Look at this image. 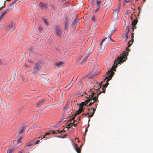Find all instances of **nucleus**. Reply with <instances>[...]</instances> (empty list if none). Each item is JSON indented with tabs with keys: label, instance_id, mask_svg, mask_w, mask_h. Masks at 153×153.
Returning a JSON list of instances; mask_svg holds the SVG:
<instances>
[{
	"label": "nucleus",
	"instance_id": "1",
	"mask_svg": "<svg viewBox=\"0 0 153 153\" xmlns=\"http://www.w3.org/2000/svg\"><path fill=\"white\" fill-rule=\"evenodd\" d=\"M101 93H99L97 94V96L94 97V95L95 94V93L94 92H92V94L88 95L86 93L85 94L87 95L86 97L87 98V100H86L84 102H82L80 104L79 107L80 108H83L84 106L85 105L89 102H90L89 104L87 105V106L91 105L94 103L97 100L98 102V96Z\"/></svg>",
	"mask_w": 153,
	"mask_h": 153
},
{
	"label": "nucleus",
	"instance_id": "2",
	"mask_svg": "<svg viewBox=\"0 0 153 153\" xmlns=\"http://www.w3.org/2000/svg\"><path fill=\"white\" fill-rule=\"evenodd\" d=\"M129 47L128 46L126 48V51L127 52L125 53H122V54H120L119 56L117 57L116 59L114 61V63L117 62L116 65L118 64H121L122 63H123L124 61H126L127 59V56L128 55L129 51L130 50L129 49Z\"/></svg>",
	"mask_w": 153,
	"mask_h": 153
},
{
	"label": "nucleus",
	"instance_id": "3",
	"mask_svg": "<svg viewBox=\"0 0 153 153\" xmlns=\"http://www.w3.org/2000/svg\"><path fill=\"white\" fill-rule=\"evenodd\" d=\"M117 62H116V63L114 64L112 66V68L109 70L107 73V75L106 76V77L105 79H107V82L111 80L112 78V76L114 75V73L113 71V70L115 71V68H116L117 65H116V63H117Z\"/></svg>",
	"mask_w": 153,
	"mask_h": 153
},
{
	"label": "nucleus",
	"instance_id": "4",
	"mask_svg": "<svg viewBox=\"0 0 153 153\" xmlns=\"http://www.w3.org/2000/svg\"><path fill=\"white\" fill-rule=\"evenodd\" d=\"M103 82L102 81L101 83L100 84H98V83H95L94 86V87L93 89L94 90V91H91V94H92V92H94L95 93V94L94 95V97L97 96V94L98 93H97V92L99 90L100 88L101 87V84Z\"/></svg>",
	"mask_w": 153,
	"mask_h": 153
},
{
	"label": "nucleus",
	"instance_id": "5",
	"mask_svg": "<svg viewBox=\"0 0 153 153\" xmlns=\"http://www.w3.org/2000/svg\"><path fill=\"white\" fill-rule=\"evenodd\" d=\"M55 34L56 35L60 38L62 35V31L61 28L58 25L56 26L54 28Z\"/></svg>",
	"mask_w": 153,
	"mask_h": 153
},
{
	"label": "nucleus",
	"instance_id": "6",
	"mask_svg": "<svg viewBox=\"0 0 153 153\" xmlns=\"http://www.w3.org/2000/svg\"><path fill=\"white\" fill-rule=\"evenodd\" d=\"M129 26L128 25L126 28L125 34L122 36V38L126 41L128 38V33L130 31Z\"/></svg>",
	"mask_w": 153,
	"mask_h": 153
},
{
	"label": "nucleus",
	"instance_id": "7",
	"mask_svg": "<svg viewBox=\"0 0 153 153\" xmlns=\"http://www.w3.org/2000/svg\"><path fill=\"white\" fill-rule=\"evenodd\" d=\"M106 38H105L101 42L100 44V46L99 48L98 49V52L99 53H102L104 50V46H102V44L103 42L106 39Z\"/></svg>",
	"mask_w": 153,
	"mask_h": 153
},
{
	"label": "nucleus",
	"instance_id": "8",
	"mask_svg": "<svg viewBox=\"0 0 153 153\" xmlns=\"http://www.w3.org/2000/svg\"><path fill=\"white\" fill-rule=\"evenodd\" d=\"M35 65L36 66L33 68V72L34 73H37L38 72V70L41 69V67L39 63H36Z\"/></svg>",
	"mask_w": 153,
	"mask_h": 153
},
{
	"label": "nucleus",
	"instance_id": "9",
	"mask_svg": "<svg viewBox=\"0 0 153 153\" xmlns=\"http://www.w3.org/2000/svg\"><path fill=\"white\" fill-rule=\"evenodd\" d=\"M93 51V49H92L91 46H90L86 51V53L87 54L86 55H88V56L89 55L92 53Z\"/></svg>",
	"mask_w": 153,
	"mask_h": 153
},
{
	"label": "nucleus",
	"instance_id": "10",
	"mask_svg": "<svg viewBox=\"0 0 153 153\" xmlns=\"http://www.w3.org/2000/svg\"><path fill=\"white\" fill-rule=\"evenodd\" d=\"M25 128L24 126H22L20 127L19 128V131L18 135H23L24 136V131L25 130Z\"/></svg>",
	"mask_w": 153,
	"mask_h": 153
},
{
	"label": "nucleus",
	"instance_id": "11",
	"mask_svg": "<svg viewBox=\"0 0 153 153\" xmlns=\"http://www.w3.org/2000/svg\"><path fill=\"white\" fill-rule=\"evenodd\" d=\"M10 10L7 9L4 10L2 13H1V15L0 16V20H1L3 18L4 16L7 13L9 12Z\"/></svg>",
	"mask_w": 153,
	"mask_h": 153
},
{
	"label": "nucleus",
	"instance_id": "12",
	"mask_svg": "<svg viewBox=\"0 0 153 153\" xmlns=\"http://www.w3.org/2000/svg\"><path fill=\"white\" fill-rule=\"evenodd\" d=\"M45 100L44 99H42L40 100L39 101V102L37 103V106L38 107H40L41 105H42L44 102Z\"/></svg>",
	"mask_w": 153,
	"mask_h": 153
},
{
	"label": "nucleus",
	"instance_id": "13",
	"mask_svg": "<svg viewBox=\"0 0 153 153\" xmlns=\"http://www.w3.org/2000/svg\"><path fill=\"white\" fill-rule=\"evenodd\" d=\"M92 110V113L91 115H89L88 117L89 118H91L93 116V115L95 112V109L93 108H89L88 109V111H91Z\"/></svg>",
	"mask_w": 153,
	"mask_h": 153
},
{
	"label": "nucleus",
	"instance_id": "14",
	"mask_svg": "<svg viewBox=\"0 0 153 153\" xmlns=\"http://www.w3.org/2000/svg\"><path fill=\"white\" fill-rule=\"evenodd\" d=\"M120 9V6H118V8L113 10V13L114 15H116V16H117V14L119 12V10Z\"/></svg>",
	"mask_w": 153,
	"mask_h": 153
},
{
	"label": "nucleus",
	"instance_id": "15",
	"mask_svg": "<svg viewBox=\"0 0 153 153\" xmlns=\"http://www.w3.org/2000/svg\"><path fill=\"white\" fill-rule=\"evenodd\" d=\"M75 122V120H74L73 123H69L68 125L66 126V127L65 128V129H66V130H68L69 128L71 127H72L73 126V124H74Z\"/></svg>",
	"mask_w": 153,
	"mask_h": 153
},
{
	"label": "nucleus",
	"instance_id": "16",
	"mask_svg": "<svg viewBox=\"0 0 153 153\" xmlns=\"http://www.w3.org/2000/svg\"><path fill=\"white\" fill-rule=\"evenodd\" d=\"M108 82H107V83L106 84H105L104 85H103V88H102L103 91H100L99 93H100V94H101V93H105V89H106L107 86L108 85Z\"/></svg>",
	"mask_w": 153,
	"mask_h": 153
},
{
	"label": "nucleus",
	"instance_id": "17",
	"mask_svg": "<svg viewBox=\"0 0 153 153\" xmlns=\"http://www.w3.org/2000/svg\"><path fill=\"white\" fill-rule=\"evenodd\" d=\"M96 6L97 7L100 8L101 6L102 3V1L96 0Z\"/></svg>",
	"mask_w": 153,
	"mask_h": 153
},
{
	"label": "nucleus",
	"instance_id": "18",
	"mask_svg": "<svg viewBox=\"0 0 153 153\" xmlns=\"http://www.w3.org/2000/svg\"><path fill=\"white\" fill-rule=\"evenodd\" d=\"M68 20L67 19H66L64 21V23L65 24V25L64 26V29H67L69 27L68 24Z\"/></svg>",
	"mask_w": 153,
	"mask_h": 153
},
{
	"label": "nucleus",
	"instance_id": "19",
	"mask_svg": "<svg viewBox=\"0 0 153 153\" xmlns=\"http://www.w3.org/2000/svg\"><path fill=\"white\" fill-rule=\"evenodd\" d=\"M39 5L42 9L46 8L47 7V4H44L42 2H40Z\"/></svg>",
	"mask_w": 153,
	"mask_h": 153
},
{
	"label": "nucleus",
	"instance_id": "20",
	"mask_svg": "<svg viewBox=\"0 0 153 153\" xmlns=\"http://www.w3.org/2000/svg\"><path fill=\"white\" fill-rule=\"evenodd\" d=\"M83 109L79 108V109L76 112V113H75L74 115L75 116H76L78 114H79L80 113L82 112H83L84 111H83Z\"/></svg>",
	"mask_w": 153,
	"mask_h": 153
},
{
	"label": "nucleus",
	"instance_id": "21",
	"mask_svg": "<svg viewBox=\"0 0 153 153\" xmlns=\"http://www.w3.org/2000/svg\"><path fill=\"white\" fill-rule=\"evenodd\" d=\"M18 137H19V138H18L17 140V143H19L21 142V139L23 138L24 136L23 135H18Z\"/></svg>",
	"mask_w": 153,
	"mask_h": 153
},
{
	"label": "nucleus",
	"instance_id": "22",
	"mask_svg": "<svg viewBox=\"0 0 153 153\" xmlns=\"http://www.w3.org/2000/svg\"><path fill=\"white\" fill-rule=\"evenodd\" d=\"M75 150L77 152V153H81V150L80 148L79 147L78 145L77 144L75 145Z\"/></svg>",
	"mask_w": 153,
	"mask_h": 153
},
{
	"label": "nucleus",
	"instance_id": "23",
	"mask_svg": "<svg viewBox=\"0 0 153 153\" xmlns=\"http://www.w3.org/2000/svg\"><path fill=\"white\" fill-rule=\"evenodd\" d=\"M132 26H133L132 27L133 32H132V40H133V39L134 38V30L135 29H136L137 26H136V25H132Z\"/></svg>",
	"mask_w": 153,
	"mask_h": 153
},
{
	"label": "nucleus",
	"instance_id": "24",
	"mask_svg": "<svg viewBox=\"0 0 153 153\" xmlns=\"http://www.w3.org/2000/svg\"><path fill=\"white\" fill-rule=\"evenodd\" d=\"M14 150L13 147H10L7 151V153H12Z\"/></svg>",
	"mask_w": 153,
	"mask_h": 153
},
{
	"label": "nucleus",
	"instance_id": "25",
	"mask_svg": "<svg viewBox=\"0 0 153 153\" xmlns=\"http://www.w3.org/2000/svg\"><path fill=\"white\" fill-rule=\"evenodd\" d=\"M88 57V55H86L85 57L83 59L81 62V64H83L85 63L87 61Z\"/></svg>",
	"mask_w": 153,
	"mask_h": 153
},
{
	"label": "nucleus",
	"instance_id": "26",
	"mask_svg": "<svg viewBox=\"0 0 153 153\" xmlns=\"http://www.w3.org/2000/svg\"><path fill=\"white\" fill-rule=\"evenodd\" d=\"M9 28L10 29H12V30H14L15 29L13 23H10L9 25Z\"/></svg>",
	"mask_w": 153,
	"mask_h": 153
},
{
	"label": "nucleus",
	"instance_id": "27",
	"mask_svg": "<svg viewBox=\"0 0 153 153\" xmlns=\"http://www.w3.org/2000/svg\"><path fill=\"white\" fill-rule=\"evenodd\" d=\"M137 22H138L137 19H134L132 22V25H136V24L137 23Z\"/></svg>",
	"mask_w": 153,
	"mask_h": 153
},
{
	"label": "nucleus",
	"instance_id": "28",
	"mask_svg": "<svg viewBox=\"0 0 153 153\" xmlns=\"http://www.w3.org/2000/svg\"><path fill=\"white\" fill-rule=\"evenodd\" d=\"M55 65L57 66H61L63 64V62H60L55 64Z\"/></svg>",
	"mask_w": 153,
	"mask_h": 153
},
{
	"label": "nucleus",
	"instance_id": "29",
	"mask_svg": "<svg viewBox=\"0 0 153 153\" xmlns=\"http://www.w3.org/2000/svg\"><path fill=\"white\" fill-rule=\"evenodd\" d=\"M69 103H67L66 105L64 108L63 110L64 111H65L69 107Z\"/></svg>",
	"mask_w": 153,
	"mask_h": 153
},
{
	"label": "nucleus",
	"instance_id": "30",
	"mask_svg": "<svg viewBox=\"0 0 153 153\" xmlns=\"http://www.w3.org/2000/svg\"><path fill=\"white\" fill-rule=\"evenodd\" d=\"M111 35V34H109L108 35V38H109L110 39V41H111L110 42L111 43L112 42H114V40L113 39H111V37H110V35Z\"/></svg>",
	"mask_w": 153,
	"mask_h": 153
},
{
	"label": "nucleus",
	"instance_id": "31",
	"mask_svg": "<svg viewBox=\"0 0 153 153\" xmlns=\"http://www.w3.org/2000/svg\"><path fill=\"white\" fill-rule=\"evenodd\" d=\"M75 116L74 115V116L73 117H72V118L71 119H70L68 121V122H71V121L72 120H73L74 121V119L75 118Z\"/></svg>",
	"mask_w": 153,
	"mask_h": 153
},
{
	"label": "nucleus",
	"instance_id": "32",
	"mask_svg": "<svg viewBox=\"0 0 153 153\" xmlns=\"http://www.w3.org/2000/svg\"><path fill=\"white\" fill-rule=\"evenodd\" d=\"M132 44V42L131 41H129L128 42V47H129Z\"/></svg>",
	"mask_w": 153,
	"mask_h": 153
},
{
	"label": "nucleus",
	"instance_id": "33",
	"mask_svg": "<svg viewBox=\"0 0 153 153\" xmlns=\"http://www.w3.org/2000/svg\"><path fill=\"white\" fill-rule=\"evenodd\" d=\"M89 124H88V126L87 127V128L85 130V134H84V136H85L86 135V132H87V131H88L87 128L89 127Z\"/></svg>",
	"mask_w": 153,
	"mask_h": 153
},
{
	"label": "nucleus",
	"instance_id": "34",
	"mask_svg": "<svg viewBox=\"0 0 153 153\" xmlns=\"http://www.w3.org/2000/svg\"><path fill=\"white\" fill-rule=\"evenodd\" d=\"M100 7H97V8L95 9V10L94 11V12H97L100 9Z\"/></svg>",
	"mask_w": 153,
	"mask_h": 153
},
{
	"label": "nucleus",
	"instance_id": "35",
	"mask_svg": "<svg viewBox=\"0 0 153 153\" xmlns=\"http://www.w3.org/2000/svg\"><path fill=\"white\" fill-rule=\"evenodd\" d=\"M130 2V1H127L126 0H124L123 1V4H125L126 3H128Z\"/></svg>",
	"mask_w": 153,
	"mask_h": 153
},
{
	"label": "nucleus",
	"instance_id": "36",
	"mask_svg": "<svg viewBox=\"0 0 153 153\" xmlns=\"http://www.w3.org/2000/svg\"><path fill=\"white\" fill-rule=\"evenodd\" d=\"M40 142V140H37L36 142L35 143H34V145H36V144H37L38 143H39V142Z\"/></svg>",
	"mask_w": 153,
	"mask_h": 153
},
{
	"label": "nucleus",
	"instance_id": "37",
	"mask_svg": "<svg viewBox=\"0 0 153 153\" xmlns=\"http://www.w3.org/2000/svg\"><path fill=\"white\" fill-rule=\"evenodd\" d=\"M51 134V131H50L49 132H46L45 134V135H48Z\"/></svg>",
	"mask_w": 153,
	"mask_h": 153
},
{
	"label": "nucleus",
	"instance_id": "38",
	"mask_svg": "<svg viewBox=\"0 0 153 153\" xmlns=\"http://www.w3.org/2000/svg\"><path fill=\"white\" fill-rule=\"evenodd\" d=\"M51 134H56V131H51Z\"/></svg>",
	"mask_w": 153,
	"mask_h": 153
},
{
	"label": "nucleus",
	"instance_id": "39",
	"mask_svg": "<svg viewBox=\"0 0 153 153\" xmlns=\"http://www.w3.org/2000/svg\"><path fill=\"white\" fill-rule=\"evenodd\" d=\"M91 113V112H88L87 113H84V114H82V115H87V114H90V113Z\"/></svg>",
	"mask_w": 153,
	"mask_h": 153
},
{
	"label": "nucleus",
	"instance_id": "40",
	"mask_svg": "<svg viewBox=\"0 0 153 153\" xmlns=\"http://www.w3.org/2000/svg\"><path fill=\"white\" fill-rule=\"evenodd\" d=\"M91 20L92 21H95V17L94 16H93L91 18Z\"/></svg>",
	"mask_w": 153,
	"mask_h": 153
},
{
	"label": "nucleus",
	"instance_id": "41",
	"mask_svg": "<svg viewBox=\"0 0 153 153\" xmlns=\"http://www.w3.org/2000/svg\"><path fill=\"white\" fill-rule=\"evenodd\" d=\"M43 20H44V22L45 23V24L46 25H48V23L47 22V21H46V20L45 19H43Z\"/></svg>",
	"mask_w": 153,
	"mask_h": 153
},
{
	"label": "nucleus",
	"instance_id": "42",
	"mask_svg": "<svg viewBox=\"0 0 153 153\" xmlns=\"http://www.w3.org/2000/svg\"><path fill=\"white\" fill-rule=\"evenodd\" d=\"M56 133H59L62 132V131H60L59 130H57L56 131Z\"/></svg>",
	"mask_w": 153,
	"mask_h": 153
},
{
	"label": "nucleus",
	"instance_id": "43",
	"mask_svg": "<svg viewBox=\"0 0 153 153\" xmlns=\"http://www.w3.org/2000/svg\"><path fill=\"white\" fill-rule=\"evenodd\" d=\"M32 145V144L31 143H27V146H31V145Z\"/></svg>",
	"mask_w": 153,
	"mask_h": 153
},
{
	"label": "nucleus",
	"instance_id": "44",
	"mask_svg": "<svg viewBox=\"0 0 153 153\" xmlns=\"http://www.w3.org/2000/svg\"><path fill=\"white\" fill-rule=\"evenodd\" d=\"M24 151L23 149L19 151L18 153H22V152Z\"/></svg>",
	"mask_w": 153,
	"mask_h": 153
},
{
	"label": "nucleus",
	"instance_id": "45",
	"mask_svg": "<svg viewBox=\"0 0 153 153\" xmlns=\"http://www.w3.org/2000/svg\"><path fill=\"white\" fill-rule=\"evenodd\" d=\"M57 137L59 138H64V137H62V136H61L60 135L58 136Z\"/></svg>",
	"mask_w": 153,
	"mask_h": 153
},
{
	"label": "nucleus",
	"instance_id": "46",
	"mask_svg": "<svg viewBox=\"0 0 153 153\" xmlns=\"http://www.w3.org/2000/svg\"><path fill=\"white\" fill-rule=\"evenodd\" d=\"M109 31H110V32L111 31V33H113L114 32V30H110Z\"/></svg>",
	"mask_w": 153,
	"mask_h": 153
},
{
	"label": "nucleus",
	"instance_id": "47",
	"mask_svg": "<svg viewBox=\"0 0 153 153\" xmlns=\"http://www.w3.org/2000/svg\"><path fill=\"white\" fill-rule=\"evenodd\" d=\"M67 131V130H66V129H63V131H62V132H65V131Z\"/></svg>",
	"mask_w": 153,
	"mask_h": 153
},
{
	"label": "nucleus",
	"instance_id": "48",
	"mask_svg": "<svg viewBox=\"0 0 153 153\" xmlns=\"http://www.w3.org/2000/svg\"><path fill=\"white\" fill-rule=\"evenodd\" d=\"M16 1H13L12 3L11 4H10V6H11L13 4V3H14Z\"/></svg>",
	"mask_w": 153,
	"mask_h": 153
},
{
	"label": "nucleus",
	"instance_id": "49",
	"mask_svg": "<svg viewBox=\"0 0 153 153\" xmlns=\"http://www.w3.org/2000/svg\"><path fill=\"white\" fill-rule=\"evenodd\" d=\"M97 105V104H96L95 105V108H94L95 109H96Z\"/></svg>",
	"mask_w": 153,
	"mask_h": 153
},
{
	"label": "nucleus",
	"instance_id": "50",
	"mask_svg": "<svg viewBox=\"0 0 153 153\" xmlns=\"http://www.w3.org/2000/svg\"><path fill=\"white\" fill-rule=\"evenodd\" d=\"M77 124H74L73 125H74V126L75 127H76L77 125Z\"/></svg>",
	"mask_w": 153,
	"mask_h": 153
},
{
	"label": "nucleus",
	"instance_id": "51",
	"mask_svg": "<svg viewBox=\"0 0 153 153\" xmlns=\"http://www.w3.org/2000/svg\"><path fill=\"white\" fill-rule=\"evenodd\" d=\"M36 126H36L35 125H34V126H33V128H37Z\"/></svg>",
	"mask_w": 153,
	"mask_h": 153
},
{
	"label": "nucleus",
	"instance_id": "52",
	"mask_svg": "<svg viewBox=\"0 0 153 153\" xmlns=\"http://www.w3.org/2000/svg\"><path fill=\"white\" fill-rule=\"evenodd\" d=\"M39 30H42V28H41V27H39Z\"/></svg>",
	"mask_w": 153,
	"mask_h": 153
},
{
	"label": "nucleus",
	"instance_id": "53",
	"mask_svg": "<svg viewBox=\"0 0 153 153\" xmlns=\"http://www.w3.org/2000/svg\"><path fill=\"white\" fill-rule=\"evenodd\" d=\"M92 110L91 111H88V112H91V113H90V114H92Z\"/></svg>",
	"mask_w": 153,
	"mask_h": 153
},
{
	"label": "nucleus",
	"instance_id": "54",
	"mask_svg": "<svg viewBox=\"0 0 153 153\" xmlns=\"http://www.w3.org/2000/svg\"><path fill=\"white\" fill-rule=\"evenodd\" d=\"M138 10L140 11V7H138Z\"/></svg>",
	"mask_w": 153,
	"mask_h": 153
},
{
	"label": "nucleus",
	"instance_id": "55",
	"mask_svg": "<svg viewBox=\"0 0 153 153\" xmlns=\"http://www.w3.org/2000/svg\"><path fill=\"white\" fill-rule=\"evenodd\" d=\"M80 120V117H79V119H78L79 121V120Z\"/></svg>",
	"mask_w": 153,
	"mask_h": 153
},
{
	"label": "nucleus",
	"instance_id": "56",
	"mask_svg": "<svg viewBox=\"0 0 153 153\" xmlns=\"http://www.w3.org/2000/svg\"><path fill=\"white\" fill-rule=\"evenodd\" d=\"M45 136H46V135H44V136H43V138H45Z\"/></svg>",
	"mask_w": 153,
	"mask_h": 153
},
{
	"label": "nucleus",
	"instance_id": "57",
	"mask_svg": "<svg viewBox=\"0 0 153 153\" xmlns=\"http://www.w3.org/2000/svg\"><path fill=\"white\" fill-rule=\"evenodd\" d=\"M50 7H53V6L52 5H51V6H50Z\"/></svg>",
	"mask_w": 153,
	"mask_h": 153
},
{
	"label": "nucleus",
	"instance_id": "58",
	"mask_svg": "<svg viewBox=\"0 0 153 153\" xmlns=\"http://www.w3.org/2000/svg\"><path fill=\"white\" fill-rule=\"evenodd\" d=\"M1 61H0V65H1Z\"/></svg>",
	"mask_w": 153,
	"mask_h": 153
},
{
	"label": "nucleus",
	"instance_id": "59",
	"mask_svg": "<svg viewBox=\"0 0 153 153\" xmlns=\"http://www.w3.org/2000/svg\"><path fill=\"white\" fill-rule=\"evenodd\" d=\"M65 135H64V136H62V137H64V138L65 137Z\"/></svg>",
	"mask_w": 153,
	"mask_h": 153
},
{
	"label": "nucleus",
	"instance_id": "60",
	"mask_svg": "<svg viewBox=\"0 0 153 153\" xmlns=\"http://www.w3.org/2000/svg\"><path fill=\"white\" fill-rule=\"evenodd\" d=\"M138 1V0H136V2L137 1Z\"/></svg>",
	"mask_w": 153,
	"mask_h": 153
},
{
	"label": "nucleus",
	"instance_id": "61",
	"mask_svg": "<svg viewBox=\"0 0 153 153\" xmlns=\"http://www.w3.org/2000/svg\"><path fill=\"white\" fill-rule=\"evenodd\" d=\"M82 145L80 146V147H79V148H81V147H82Z\"/></svg>",
	"mask_w": 153,
	"mask_h": 153
},
{
	"label": "nucleus",
	"instance_id": "62",
	"mask_svg": "<svg viewBox=\"0 0 153 153\" xmlns=\"http://www.w3.org/2000/svg\"><path fill=\"white\" fill-rule=\"evenodd\" d=\"M90 121V119H89L88 120V122H89Z\"/></svg>",
	"mask_w": 153,
	"mask_h": 153
},
{
	"label": "nucleus",
	"instance_id": "63",
	"mask_svg": "<svg viewBox=\"0 0 153 153\" xmlns=\"http://www.w3.org/2000/svg\"><path fill=\"white\" fill-rule=\"evenodd\" d=\"M70 84H68V85H67V86H68V85H70Z\"/></svg>",
	"mask_w": 153,
	"mask_h": 153
},
{
	"label": "nucleus",
	"instance_id": "64",
	"mask_svg": "<svg viewBox=\"0 0 153 153\" xmlns=\"http://www.w3.org/2000/svg\"><path fill=\"white\" fill-rule=\"evenodd\" d=\"M109 2H110V3H111V1H110Z\"/></svg>",
	"mask_w": 153,
	"mask_h": 153
}]
</instances>
